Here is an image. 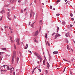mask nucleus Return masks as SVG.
<instances>
[{"mask_svg": "<svg viewBox=\"0 0 75 75\" xmlns=\"http://www.w3.org/2000/svg\"><path fill=\"white\" fill-rule=\"evenodd\" d=\"M33 14V16L34 17V15L35 14V13H34V12L33 11V10H31L30 11V18H31Z\"/></svg>", "mask_w": 75, "mask_h": 75, "instance_id": "obj_1", "label": "nucleus"}, {"mask_svg": "<svg viewBox=\"0 0 75 75\" xmlns=\"http://www.w3.org/2000/svg\"><path fill=\"white\" fill-rule=\"evenodd\" d=\"M16 42H17L18 45H20L19 39L18 38L16 39Z\"/></svg>", "mask_w": 75, "mask_h": 75, "instance_id": "obj_2", "label": "nucleus"}, {"mask_svg": "<svg viewBox=\"0 0 75 75\" xmlns=\"http://www.w3.org/2000/svg\"><path fill=\"white\" fill-rule=\"evenodd\" d=\"M60 36L61 35H60L57 33L56 34V35H55V37H54V39H56L58 37H60Z\"/></svg>", "mask_w": 75, "mask_h": 75, "instance_id": "obj_3", "label": "nucleus"}, {"mask_svg": "<svg viewBox=\"0 0 75 75\" xmlns=\"http://www.w3.org/2000/svg\"><path fill=\"white\" fill-rule=\"evenodd\" d=\"M38 34V30H37V31H36L35 33V35H34L35 36H36V35H37Z\"/></svg>", "mask_w": 75, "mask_h": 75, "instance_id": "obj_4", "label": "nucleus"}, {"mask_svg": "<svg viewBox=\"0 0 75 75\" xmlns=\"http://www.w3.org/2000/svg\"><path fill=\"white\" fill-rule=\"evenodd\" d=\"M34 53L35 56H37V57L38 58V56H40V55L39 54H38L37 53L34 52Z\"/></svg>", "mask_w": 75, "mask_h": 75, "instance_id": "obj_5", "label": "nucleus"}, {"mask_svg": "<svg viewBox=\"0 0 75 75\" xmlns=\"http://www.w3.org/2000/svg\"><path fill=\"white\" fill-rule=\"evenodd\" d=\"M47 66L48 69H49L50 67V65L48 62H47Z\"/></svg>", "mask_w": 75, "mask_h": 75, "instance_id": "obj_6", "label": "nucleus"}, {"mask_svg": "<svg viewBox=\"0 0 75 75\" xmlns=\"http://www.w3.org/2000/svg\"><path fill=\"white\" fill-rule=\"evenodd\" d=\"M38 58H39L40 59V62H41V61L42 60V59L41 58V57L40 56H38Z\"/></svg>", "mask_w": 75, "mask_h": 75, "instance_id": "obj_7", "label": "nucleus"}, {"mask_svg": "<svg viewBox=\"0 0 75 75\" xmlns=\"http://www.w3.org/2000/svg\"><path fill=\"white\" fill-rule=\"evenodd\" d=\"M15 57L16 56V51H14L13 52V56H12Z\"/></svg>", "mask_w": 75, "mask_h": 75, "instance_id": "obj_8", "label": "nucleus"}, {"mask_svg": "<svg viewBox=\"0 0 75 75\" xmlns=\"http://www.w3.org/2000/svg\"><path fill=\"white\" fill-rule=\"evenodd\" d=\"M14 57L13 56H12V63H13V62L14 61Z\"/></svg>", "mask_w": 75, "mask_h": 75, "instance_id": "obj_9", "label": "nucleus"}, {"mask_svg": "<svg viewBox=\"0 0 75 75\" xmlns=\"http://www.w3.org/2000/svg\"><path fill=\"white\" fill-rule=\"evenodd\" d=\"M10 39L11 40V42L13 43V41L12 40V38L11 36H10Z\"/></svg>", "mask_w": 75, "mask_h": 75, "instance_id": "obj_10", "label": "nucleus"}, {"mask_svg": "<svg viewBox=\"0 0 75 75\" xmlns=\"http://www.w3.org/2000/svg\"><path fill=\"white\" fill-rule=\"evenodd\" d=\"M53 53L54 54H58L59 52L58 51H54L53 52Z\"/></svg>", "mask_w": 75, "mask_h": 75, "instance_id": "obj_11", "label": "nucleus"}, {"mask_svg": "<svg viewBox=\"0 0 75 75\" xmlns=\"http://www.w3.org/2000/svg\"><path fill=\"white\" fill-rule=\"evenodd\" d=\"M1 50H5V51H6V48H2Z\"/></svg>", "mask_w": 75, "mask_h": 75, "instance_id": "obj_12", "label": "nucleus"}, {"mask_svg": "<svg viewBox=\"0 0 75 75\" xmlns=\"http://www.w3.org/2000/svg\"><path fill=\"white\" fill-rule=\"evenodd\" d=\"M35 23V22L33 23V24L31 25V26L33 28H34V24Z\"/></svg>", "mask_w": 75, "mask_h": 75, "instance_id": "obj_13", "label": "nucleus"}, {"mask_svg": "<svg viewBox=\"0 0 75 75\" xmlns=\"http://www.w3.org/2000/svg\"><path fill=\"white\" fill-rule=\"evenodd\" d=\"M1 13V12H0V13ZM1 13L2 14H3L4 13H5V11L4 10H2L1 11Z\"/></svg>", "mask_w": 75, "mask_h": 75, "instance_id": "obj_14", "label": "nucleus"}, {"mask_svg": "<svg viewBox=\"0 0 75 75\" xmlns=\"http://www.w3.org/2000/svg\"><path fill=\"white\" fill-rule=\"evenodd\" d=\"M43 64L44 65H45V60H44Z\"/></svg>", "mask_w": 75, "mask_h": 75, "instance_id": "obj_15", "label": "nucleus"}, {"mask_svg": "<svg viewBox=\"0 0 75 75\" xmlns=\"http://www.w3.org/2000/svg\"><path fill=\"white\" fill-rule=\"evenodd\" d=\"M63 60H64V61H67V62H69V61H68V60H66V59H63Z\"/></svg>", "mask_w": 75, "mask_h": 75, "instance_id": "obj_16", "label": "nucleus"}, {"mask_svg": "<svg viewBox=\"0 0 75 75\" xmlns=\"http://www.w3.org/2000/svg\"><path fill=\"white\" fill-rule=\"evenodd\" d=\"M66 24V23L64 22V21H63L62 22V24L64 25Z\"/></svg>", "mask_w": 75, "mask_h": 75, "instance_id": "obj_17", "label": "nucleus"}, {"mask_svg": "<svg viewBox=\"0 0 75 75\" xmlns=\"http://www.w3.org/2000/svg\"><path fill=\"white\" fill-rule=\"evenodd\" d=\"M19 60V58L18 57H17L16 59V61H17V62L18 63Z\"/></svg>", "mask_w": 75, "mask_h": 75, "instance_id": "obj_18", "label": "nucleus"}, {"mask_svg": "<svg viewBox=\"0 0 75 75\" xmlns=\"http://www.w3.org/2000/svg\"><path fill=\"white\" fill-rule=\"evenodd\" d=\"M67 48L68 50H69V45H67Z\"/></svg>", "mask_w": 75, "mask_h": 75, "instance_id": "obj_19", "label": "nucleus"}, {"mask_svg": "<svg viewBox=\"0 0 75 75\" xmlns=\"http://www.w3.org/2000/svg\"><path fill=\"white\" fill-rule=\"evenodd\" d=\"M34 42H35L36 43H38V42L36 40V39L35 40Z\"/></svg>", "mask_w": 75, "mask_h": 75, "instance_id": "obj_20", "label": "nucleus"}, {"mask_svg": "<svg viewBox=\"0 0 75 75\" xmlns=\"http://www.w3.org/2000/svg\"><path fill=\"white\" fill-rule=\"evenodd\" d=\"M73 14L72 13H70V16L72 17L73 16Z\"/></svg>", "mask_w": 75, "mask_h": 75, "instance_id": "obj_21", "label": "nucleus"}, {"mask_svg": "<svg viewBox=\"0 0 75 75\" xmlns=\"http://www.w3.org/2000/svg\"><path fill=\"white\" fill-rule=\"evenodd\" d=\"M39 22L40 23H42V20H41L40 21H39Z\"/></svg>", "mask_w": 75, "mask_h": 75, "instance_id": "obj_22", "label": "nucleus"}, {"mask_svg": "<svg viewBox=\"0 0 75 75\" xmlns=\"http://www.w3.org/2000/svg\"><path fill=\"white\" fill-rule=\"evenodd\" d=\"M59 29V27H57V32L58 31V30Z\"/></svg>", "mask_w": 75, "mask_h": 75, "instance_id": "obj_23", "label": "nucleus"}, {"mask_svg": "<svg viewBox=\"0 0 75 75\" xmlns=\"http://www.w3.org/2000/svg\"><path fill=\"white\" fill-rule=\"evenodd\" d=\"M7 67V70H8L10 69V68L8 66Z\"/></svg>", "mask_w": 75, "mask_h": 75, "instance_id": "obj_24", "label": "nucleus"}, {"mask_svg": "<svg viewBox=\"0 0 75 75\" xmlns=\"http://www.w3.org/2000/svg\"><path fill=\"white\" fill-rule=\"evenodd\" d=\"M3 16H2V17L1 18L0 20L1 21H2V20Z\"/></svg>", "mask_w": 75, "mask_h": 75, "instance_id": "obj_25", "label": "nucleus"}, {"mask_svg": "<svg viewBox=\"0 0 75 75\" xmlns=\"http://www.w3.org/2000/svg\"><path fill=\"white\" fill-rule=\"evenodd\" d=\"M23 10L21 9V12L22 13H23Z\"/></svg>", "mask_w": 75, "mask_h": 75, "instance_id": "obj_26", "label": "nucleus"}, {"mask_svg": "<svg viewBox=\"0 0 75 75\" xmlns=\"http://www.w3.org/2000/svg\"><path fill=\"white\" fill-rule=\"evenodd\" d=\"M45 35H45V38H47V33H46L45 34Z\"/></svg>", "mask_w": 75, "mask_h": 75, "instance_id": "obj_27", "label": "nucleus"}, {"mask_svg": "<svg viewBox=\"0 0 75 75\" xmlns=\"http://www.w3.org/2000/svg\"><path fill=\"white\" fill-rule=\"evenodd\" d=\"M60 1H61V0H58L57 2H60Z\"/></svg>", "mask_w": 75, "mask_h": 75, "instance_id": "obj_28", "label": "nucleus"}, {"mask_svg": "<svg viewBox=\"0 0 75 75\" xmlns=\"http://www.w3.org/2000/svg\"><path fill=\"white\" fill-rule=\"evenodd\" d=\"M50 8L51 9H52V6H50Z\"/></svg>", "mask_w": 75, "mask_h": 75, "instance_id": "obj_29", "label": "nucleus"}, {"mask_svg": "<svg viewBox=\"0 0 75 75\" xmlns=\"http://www.w3.org/2000/svg\"><path fill=\"white\" fill-rule=\"evenodd\" d=\"M21 2V0H19L18 1V3H20Z\"/></svg>", "mask_w": 75, "mask_h": 75, "instance_id": "obj_30", "label": "nucleus"}, {"mask_svg": "<svg viewBox=\"0 0 75 75\" xmlns=\"http://www.w3.org/2000/svg\"><path fill=\"white\" fill-rule=\"evenodd\" d=\"M28 52H29L30 54H32L30 50H28Z\"/></svg>", "mask_w": 75, "mask_h": 75, "instance_id": "obj_31", "label": "nucleus"}, {"mask_svg": "<svg viewBox=\"0 0 75 75\" xmlns=\"http://www.w3.org/2000/svg\"><path fill=\"white\" fill-rule=\"evenodd\" d=\"M26 46L27 47H28V44H26Z\"/></svg>", "mask_w": 75, "mask_h": 75, "instance_id": "obj_32", "label": "nucleus"}, {"mask_svg": "<svg viewBox=\"0 0 75 75\" xmlns=\"http://www.w3.org/2000/svg\"><path fill=\"white\" fill-rule=\"evenodd\" d=\"M55 34V33H54L52 35V37H53V36H54V35Z\"/></svg>", "mask_w": 75, "mask_h": 75, "instance_id": "obj_33", "label": "nucleus"}, {"mask_svg": "<svg viewBox=\"0 0 75 75\" xmlns=\"http://www.w3.org/2000/svg\"><path fill=\"white\" fill-rule=\"evenodd\" d=\"M14 48L15 49H16V47L15 45H14Z\"/></svg>", "mask_w": 75, "mask_h": 75, "instance_id": "obj_34", "label": "nucleus"}, {"mask_svg": "<svg viewBox=\"0 0 75 75\" xmlns=\"http://www.w3.org/2000/svg\"><path fill=\"white\" fill-rule=\"evenodd\" d=\"M7 71V70H3L4 72H5Z\"/></svg>", "mask_w": 75, "mask_h": 75, "instance_id": "obj_35", "label": "nucleus"}, {"mask_svg": "<svg viewBox=\"0 0 75 75\" xmlns=\"http://www.w3.org/2000/svg\"><path fill=\"white\" fill-rule=\"evenodd\" d=\"M47 43H48V46H50V44H49V43L48 42H47Z\"/></svg>", "mask_w": 75, "mask_h": 75, "instance_id": "obj_36", "label": "nucleus"}, {"mask_svg": "<svg viewBox=\"0 0 75 75\" xmlns=\"http://www.w3.org/2000/svg\"><path fill=\"white\" fill-rule=\"evenodd\" d=\"M13 68L12 67H11V69H10V70H11V69Z\"/></svg>", "mask_w": 75, "mask_h": 75, "instance_id": "obj_37", "label": "nucleus"}, {"mask_svg": "<svg viewBox=\"0 0 75 75\" xmlns=\"http://www.w3.org/2000/svg\"><path fill=\"white\" fill-rule=\"evenodd\" d=\"M60 15V14H56V16H58Z\"/></svg>", "mask_w": 75, "mask_h": 75, "instance_id": "obj_38", "label": "nucleus"}, {"mask_svg": "<svg viewBox=\"0 0 75 75\" xmlns=\"http://www.w3.org/2000/svg\"><path fill=\"white\" fill-rule=\"evenodd\" d=\"M8 19L9 20H11V19L10 18H9L8 17Z\"/></svg>", "mask_w": 75, "mask_h": 75, "instance_id": "obj_39", "label": "nucleus"}, {"mask_svg": "<svg viewBox=\"0 0 75 75\" xmlns=\"http://www.w3.org/2000/svg\"><path fill=\"white\" fill-rule=\"evenodd\" d=\"M4 53V52H0V55H1L2 54Z\"/></svg>", "mask_w": 75, "mask_h": 75, "instance_id": "obj_40", "label": "nucleus"}, {"mask_svg": "<svg viewBox=\"0 0 75 75\" xmlns=\"http://www.w3.org/2000/svg\"><path fill=\"white\" fill-rule=\"evenodd\" d=\"M66 67H65L64 68V71H63V72H64L65 71V69H66Z\"/></svg>", "mask_w": 75, "mask_h": 75, "instance_id": "obj_41", "label": "nucleus"}, {"mask_svg": "<svg viewBox=\"0 0 75 75\" xmlns=\"http://www.w3.org/2000/svg\"><path fill=\"white\" fill-rule=\"evenodd\" d=\"M11 1H12V3H13V2L14 1H13V0H11Z\"/></svg>", "mask_w": 75, "mask_h": 75, "instance_id": "obj_42", "label": "nucleus"}, {"mask_svg": "<svg viewBox=\"0 0 75 75\" xmlns=\"http://www.w3.org/2000/svg\"><path fill=\"white\" fill-rule=\"evenodd\" d=\"M8 10L10 12V11H11V9H8Z\"/></svg>", "mask_w": 75, "mask_h": 75, "instance_id": "obj_43", "label": "nucleus"}, {"mask_svg": "<svg viewBox=\"0 0 75 75\" xmlns=\"http://www.w3.org/2000/svg\"><path fill=\"white\" fill-rule=\"evenodd\" d=\"M69 2V1H67L66 3V4H67Z\"/></svg>", "mask_w": 75, "mask_h": 75, "instance_id": "obj_44", "label": "nucleus"}, {"mask_svg": "<svg viewBox=\"0 0 75 75\" xmlns=\"http://www.w3.org/2000/svg\"><path fill=\"white\" fill-rule=\"evenodd\" d=\"M5 28H8V27L7 26H5Z\"/></svg>", "mask_w": 75, "mask_h": 75, "instance_id": "obj_45", "label": "nucleus"}, {"mask_svg": "<svg viewBox=\"0 0 75 75\" xmlns=\"http://www.w3.org/2000/svg\"><path fill=\"white\" fill-rule=\"evenodd\" d=\"M70 27H73V25H70Z\"/></svg>", "mask_w": 75, "mask_h": 75, "instance_id": "obj_46", "label": "nucleus"}, {"mask_svg": "<svg viewBox=\"0 0 75 75\" xmlns=\"http://www.w3.org/2000/svg\"><path fill=\"white\" fill-rule=\"evenodd\" d=\"M71 20L72 21H74V18H71Z\"/></svg>", "mask_w": 75, "mask_h": 75, "instance_id": "obj_47", "label": "nucleus"}, {"mask_svg": "<svg viewBox=\"0 0 75 75\" xmlns=\"http://www.w3.org/2000/svg\"><path fill=\"white\" fill-rule=\"evenodd\" d=\"M30 24H31V22H30L29 23V24H28V25H30Z\"/></svg>", "mask_w": 75, "mask_h": 75, "instance_id": "obj_48", "label": "nucleus"}, {"mask_svg": "<svg viewBox=\"0 0 75 75\" xmlns=\"http://www.w3.org/2000/svg\"><path fill=\"white\" fill-rule=\"evenodd\" d=\"M8 6H9L8 5H6V7H8Z\"/></svg>", "mask_w": 75, "mask_h": 75, "instance_id": "obj_49", "label": "nucleus"}, {"mask_svg": "<svg viewBox=\"0 0 75 75\" xmlns=\"http://www.w3.org/2000/svg\"><path fill=\"white\" fill-rule=\"evenodd\" d=\"M65 36H66V37H68V36L67 35V33H66V35H65Z\"/></svg>", "mask_w": 75, "mask_h": 75, "instance_id": "obj_50", "label": "nucleus"}, {"mask_svg": "<svg viewBox=\"0 0 75 75\" xmlns=\"http://www.w3.org/2000/svg\"><path fill=\"white\" fill-rule=\"evenodd\" d=\"M37 68V67H36V68H35L34 69H33L34 70V71H35V69H36Z\"/></svg>", "mask_w": 75, "mask_h": 75, "instance_id": "obj_51", "label": "nucleus"}, {"mask_svg": "<svg viewBox=\"0 0 75 75\" xmlns=\"http://www.w3.org/2000/svg\"><path fill=\"white\" fill-rule=\"evenodd\" d=\"M13 75H15V72L14 71L13 72Z\"/></svg>", "mask_w": 75, "mask_h": 75, "instance_id": "obj_52", "label": "nucleus"}, {"mask_svg": "<svg viewBox=\"0 0 75 75\" xmlns=\"http://www.w3.org/2000/svg\"><path fill=\"white\" fill-rule=\"evenodd\" d=\"M38 69L39 70L40 72H41V70H40V69Z\"/></svg>", "mask_w": 75, "mask_h": 75, "instance_id": "obj_53", "label": "nucleus"}, {"mask_svg": "<svg viewBox=\"0 0 75 75\" xmlns=\"http://www.w3.org/2000/svg\"><path fill=\"white\" fill-rule=\"evenodd\" d=\"M66 42L67 43H69L68 41V40H67V42Z\"/></svg>", "mask_w": 75, "mask_h": 75, "instance_id": "obj_54", "label": "nucleus"}, {"mask_svg": "<svg viewBox=\"0 0 75 75\" xmlns=\"http://www.w3.org/2000/svg\"><path fill=\"white\" fill-rule=\"evenodd\" d=\"M26 10V8L25 9H24V11H25Z\"/></svg>", "mask_w": 75, "mask_h": 75, "instance_id": "obj_55", "label": "nucleus"}, {"mask_svg": "<svg viewBox=\"0 0 75 75\" xmlns=\"http://www.w3.org/2000/svg\"><path fill=\"white\" fill-rule=\"evenodd\" d=\"M34 71V70H33V71H32V74H33Z\"/></svg>", "mask_w": 75, "mask_h": 75, "instance_id": "obj_56", "label": "nucleus"}, {"mask_svg": "<svg viewBox=\"0 0 75 75\" xmlns=\"http://www.w3.org/2000/svg\"><path fill=\"white\" fill-rule=\"evenodd\" d=\"M67 34H68V35H69V32H68Z\"/></svg>", "mask_w": 75, "mask_h": 75, "instance_id": "obj_57", "label": "nucleus"}, {"mask_svg": "<svg viewBox=\"0 0 75 75\" xmlns=\"http://www.w3.org/2000/svg\"><path fill=\"white\" fill-rule=\"evenodd\" d=\"M46 73H48V71H47V70H46Z\"/></svg>", "mask_w": 75, "mask_h": 75, "instance_id": "obj_58", "label": "nucleus"}, {"mask_svg": "<svg viewBox=\"0 0 75 75\" xmlns=\"http://www.w3.org/2000/svg\"><path fill=\"white\" fill-rule=\"evenodd\" d=\"M9 28V29H10V30H11V27Z\"/></svg>", "mask_w": 75, "mask_h": 75, "instance_id": "obj_59", "label": "nucleus"}, {"mask_svg": "<svg viewBox=\"0 0 75 75\" xmlns=\"http://www.w3.org/2000/svg\"><path fill=\"white\" fill-rule=\"evenodd\" d=\"M53 9L54 10H55V8H53Z\"/></svg>", "mask_w": 75, "mask_h": 75, "instance_id": "obj_60", "label": "nucleus"}, {"mask_svg": "<svg viewBox=\"0 0 75 75\" xmlns=\"http://www.w3.org/2000/svg\"><path fill=\"white\" fill-rule=\"evenodd\" d=\"M4 66H2L1 67V68H2V67H3Z\"/></svg>", "mask_w": 75, "mask_h": 75, "instance_id": "obj_61", "label": "nucleus"}, {"mask_svg": "<svg viewBox=\"0 0 75 75\" xmlns=\"http://www.w3.org/2000/svg\"><path fill=\"white\" fill-rule=\"evenodd\" d=\"M34 2H35V3H36V0H35Z\"/></svg>", "mask_w": 75, "mask_h": 75, "instance_id": "obj_62", "label": "nucleus"}, {"mask_svg": "<svg viewBox=\"0 0 75 75\" xmlns=\"http://www.w3.org/2000/svg\"><path fill=\"white\" fill-rule=\"evenodd\" d=\"M73 42H74V44H75V41H73Z\"/></svg>", "mask_w": 75, "mask_h": 75, "instance_id": "obj_63", "label": "nucleus"}, {"mask_svg": "<svg viewBox=\"0 0 75 75\" xmlns=\"http://www.w3.org/2000/svg\"><path fill=\"white\" fill-rule=\"evenodd\" d=\"M1 71H3V70L2 69L1 70Z\"/></svg>", "mask_w": 75, "mask_h": 75, "instance_id": "obj_64", "label": "nucleus"}]
</instances>
